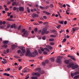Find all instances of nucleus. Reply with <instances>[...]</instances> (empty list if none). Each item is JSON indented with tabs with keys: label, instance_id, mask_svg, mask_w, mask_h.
<instances>
[{
	"label": "nucleus",
	"instance_id": "nucleus-1",
	"mask_svg": "<svg viewBox=\"0 0 79 79\" xmlns=\"http://www.w3.org/2000/svg\"><path fill=\"white\" fill-rule=\"evenodd\" d=\"M68 68H72L73 69H75L79 67V65L77 64H69L67 65Z\"/></svg>",
	"mask_w": 79,
	"mask_h": 79
},
{
	"label": "nucleus",
	"instance_id": "nucleus-2",
	"mask_svg": "<svg viewBox=\"0 0 79 79\" xmlns=\"http://www.w3.org/2000/svg\"><path fill=\"white\" fill-rule=\"evenodd\" d=\"M39 53L36 50H35V52H33L30 54V56L31 57H34L35 56H36V55H38Z\"/></svg>",
	"mask_w": 79,
	"mask_h": 79
},
{
	"label": "nucleus",
	"instance_id": "nucleus-3",
	"mask_svg": "<svg viewBox=\"0 0 79 79\" xmlns=\"http://www.w3.org/2000/svg\"><path fill=\"white\" fill-rule=\"evenodd\" d=\"M31 55V52H30V49H28L27 50V52L25 53V56H30Z\"/></svg>",
	"mask_w": 79,
	"mask_h": 79
},
{
	"label": "nucleus",
	"instance_id": "nucleus-4",
	"mask_svg": "<svg viewBox=\"0 0 79 79\" xmlns=\"http://www.w3.org/2000/svg\"><path fill=\"white\" fill-rule=\"evenodd\" d=\"M22 32H23V34L24 35H26V34L27 35H28V34L27 33V30H26V29L25 28H24L22 29Z\"/></svg>",
	"mask_w": 79,
	"mask_h": 79
},
{
	"label": "nucleus",
	"instance_id": "nucleus-5",
	"mask_svg": "<svg viewBox=\"0 0 79 79\" xmlns=\"http://www.w3.org/2000/svg\"><path fill=\"white\" fill-rule=\"evenodd\" d=\"M68 57L69 58H70L72 60H73L74 61H76V59L74 58V57L73 56L70 55H69L68 56Z\"/></svg>",
	"mask_w": 79,
	"mask_h": 79
},
{
	"label": "nucleus",
	"instance_id": "nucleus-6",
	"mask_svg": "<svg viewBox=\"0 0 79 79\" xmlns=\"http://www.w3.org/2000/svg\"><path fill=\"white\" fill-rule=\"evenodd\" d=\"M56 62L57 63H59L60 64L62 63V61L60 59V57L57 58Z\"/></svg>",
	"mask_w": 79,
	"mask_h": 79
},
{
	"label": "nucleus",
	"instance_id": "nucleus-7",
	"mask_svg": "<svg viewBox=\"0 0 79 79\" xmlns=\"http://www.w3.org/2000/svg\"><path fill=\"white\" fill-rule=\"evenodd\" d=\"M46 31H47V29H44L41 32L42 35H44V34H45L46 32Z\"/></svg>",
	"mask_w": 79,
	"mask_h": 79
},
{
	"label": "nucleus",
	"instance_id": "nucleus-8",
	"mask_svg": "<svg viewBox=\"0 0 79 79\" xmlns=\"http://www.w3.org/2000/svg\"><path fill=\"white\" fill-rule=\"evenodd\" d=\"M35 70L36 72H37V73H40V72L41 71V69H40V68H37L35 69Z\"/></svg>",
	"mask_w": 79,
	"mask_h": 79
},
{
	"label": "nucleus",
	"instance_id": "nucleus-9",
	"mask_svg": "<svg viewBox=\"0 0 79 79\" xmlns=\"http://www.w3.org/2000/svg\"><path fill=\"white\" fill-rule=\"evenodd\" d=\"M21 50L22 51V52L23 53H25L26 52V49H25V48L24 47H22L21 48Z\"/></svg>",
	"mask_w": 79,
	"mask_h": 79
},
{
	"label": "nucleus",
	"instance_id": "nucleus-10",
	"mask_svg": "<svg viewBox=\"0 0 79 79\" xmlns=\"http://www.w3.org/2000/svg\"><path fill=\"white\" fill-rule=\"evenodd\" d=\"M73 32H75L76 31H77V30H79V27H73Z\"/></svg>",
	"mask_w": 79,
	"mask_h": 79
},
{
	"label": "nucleus",
	"instance_id": "nucleus-11",
	"mask_svg": "<svg viewBox=\"0 0 79 79\" xmlns=\"http://www.w3.org/2000/svg\"><path fill=\"white\" fill-rule=\"evenodd\" d=\"M39 15L35 14H33L32 15V17L33 18H35V17H39Z\"/></svg>",
	"mask_w": 79,
	"mask_h": 79
},
{
	"label": "nucleus",
	"instance_id": "nucleus-12",
	"mask_svg": "<svg viewBox=\"0 0 79 79\" xmlns=\"http://www.w3.org/2000/svg\"><path fill=\"white\" fill-rule=\"evenodd\" d=\"M16 45H15V44H13L11 45V48H12V50H15V48H16Z\"/></svg>",
	"mask_w": 79,
	"mask_h": 79
},
{
	"label": "nucleus",
	"instance_id": "nucleus-13",
	"mask_svg": "<svg viewBox=\"0 0 79 79\" xmlns=\"http://www.w3.org/2000/svg\"><path fill=\"white\" fill-rule=\"evenodd\" d=\"M19 10L20 11H24V8L23 7H19Z\"/></svg>",
	"mask_w": 79,
	"mask_h": 79
},
{
	"label": "nucleus",
	"instance_id": "nucleus-14",
	"mask_svg": "<svg viewBox=\"0 0 79 79\" xmlns=\"http://www.w3.org/2000/svg\"><path fill=\"white\" fill-rule=\"evenodd\" d=\"M34 76H40V74H39L37 73H34Z\"/></svg>",
	"mask_w": 79,
	"mask_h": 79
},
{
	"label": "nucleus",
	"instance_id": "nucleus-15",
	"mask_svg": "<svg viewBox=\"0 0 79 79\" xmlns=\"http://www.w3.org/2000/svg\"><path fill=\"white\" fill-rule=\"evenodd\" d=\"M79 78V75H77L74 77V79H77Z\"/></svg>",
	"mask_w": 79,
	"mask_h": 79
},
{
	"label": "nucleus",
	"instance_id": "nucleus-16",
	"mask_svg": "<svg viewBox=\"0 0 79 79\" xmlns=\"http://www.w3.org/2000/svg\"><path fill=\"white\" fill-rule=\"evenodd\" d=\"M74 76L79 75V72H76L74 73Z\"/></svg>",
	"mask_w": 79,
	"mask_h": 79
},
{
	"label": "nucleus",
	"instance_id": "nucleus-17",
	"mask_svg": "<svg viewBox=\"0 0 79 79\" xmlns=\"http://www.w3.org/2000/svg\"><path fill=\"white\" fill-rule=\"evenodd\" d=\"M46 47H47L48 48V49H50V50H51V49H52V47L50 46L47 45Z\"/></svg>",
	"mask_w": 79,
	"mask_h": 79
},
{
	"label": "nucleus",
	"instance_id": "nucleus-18",
	"mask_svg": "<svg viewBox=\"0 0 79 79\" xmlns=\"http://www.w3.org/2000/svg\"><path fill=\"white\" fill-rule=\"evenodd\" d=\"M3 44H4V45H5L6 44H8V41L6 40L5 41L3 42Z\"/></svg>",
	"mask_w": 79,
	"mask_h": 79
},
{
	"label": "nucleus",
	"instance_id": "nucleus-19",
	"mask_svg": "<svg viewBox=\"0 0 79 79\" xmlns=\"http://www.w3.org/2000/svg\"><path fill=\"white\" fill-rule=\"evenodd\" d=\"M64 63H66V64H69V61L68 60H66L64 61Z\"/></svg>",
	"mask_w": 79,
	"mask_h": 79
},
{
	"label": "nucleus",
	"instance_id": "nucleus-20",
	"mask_svg": "<svg viewBox=\"0 0 79 79\" xmlns=\"http://www.w3.org/2000/svg\"><path fill=\"white\" fill-rule=\"evenodd\" d=\"M50 60L52 62H54V61H55V58L53 57L51 58Z\"/></svg>",
	"mask_w": 79,
	"mask_h": 79
},
{
	"label": "nucleus",
	"instance_id": "nucleus-21",
	"mask_svg": "<svg viewBox=\"0 0 79 79\" xmlns=\"http://www.w3.org/2000/svg\"><path fill=\"white\" fill-rule=\"evenodd\" d=\"M50 36L51 37H52V38H55V37H56V35H50Z\"/></svg>",
	"mask_w": 79,
	"mask_h": 79
},
{
	"label": "nucleus",
	"instance_id": "nucleus-22",
	"mask_svg": "<svg viewBox=\"0 0 79 79\" xmlns=\"http://www.w3.org/2000/svg\"><path fill=\"white\" fill-rule=\"evenodd\" d=\"M45 72L44 71V70H42L40 71V74H44V73Z\"/></svg>",
	"mask_w": 79,
	"mask_h": 79
},
{
	"label": "nucleus",
	"instance_id": "nucleus-23",
	"mask_svg": "<svg viewBox=\"0 0 79 79\" xmlns=\"http://www.w3.org/2000/svg\"><path fill=\"white\" fill-rule=\"evenodd\" d=\"M31 79H37V77H34L32 76L31 77Z\"/></svg>",
	"mask_w": 79,
	"mask_h": 79
},
{
	"label": "nucleus",
	"instance_id": "nucleus-24",
	"mask_svg": "<svg viewBox=\"0 0 79 79\" xmlns=\"http://www.w3.org/2000/svg\"><path fill=\"white\" fill-rule=\"evenodd\" d=\"M18 4L16 2H14L12 4V6H14V5H17Z\"/></svg>",
	"mask_w": 79,
	"mask_h": 79
},
{
	"label": "nucleus",
	"instance_id": "nucleus-25",
	"mask_svg": "<svg viewBox=\"0 0 79 79\" xmlns=\"http://www.w3.org/2000/svg\"><path fill=\"white\" fill-rule=\"evenodd\" d=\"M26 72H27V69L26 68L23 70L22 73H26Z\"/></svg>",
	"mask_w": 79,
	"mask_h": 79
},
{
	"label": "nucleus",
	"instance_id": "nucleus-26",
	"mask_svg": "<svg viewBox=\"0 0 79 79\" xmlns=\"http://www.w3.org/2000/svg\"><path fill=\"white\" fill-rule=\"evenodd\" d=\"M45 63H46V64H48L49 63V60H47L45 61Z\"/></svg>",
	"mask_w": 79,
	"mask_h": 79
},
{
	"label": "nucleus",
	"instance_id": "nucleus-27",
	"mask_svg": "<svg viewBox=\"0 0 79 79\" xmlns=\"http://www.w3.org/2000/svg\"><path fill=\"white\" fill-rule=\"evenodd\" d=\"M5 76H10V74L7 73H5L4 74Z\"/></svg>",
	"mask_w": 79,
	"mask_h": 79
},
{
	"label": "nucleus",
	"instance_id": "nucleus-28",
	"mask_svg": "<svg viewBox=\"0 0 79 79\" xmlns=\"http://www.w3.org/2000/svg\"><path fill=\"white\" fill-rule=\"evenodd\" d=\"M49 8V6H46V7H44V10H47Z\"/></svg>",
	"mask_w": 79,
	"mask_h": 79
},
{
	"label": "nucleus",
	"instance_id": "nucleus-29",
	"mask_svg": "<svg viewBox=\"0 0 79 79\" xmlns=\"http://www.w3.org/2000/svg\"><path fill=\"white\" fill-rule=\"evenodd\" d=\"M40 8L41 9H42V10H45V7H43L42 6H40Z\"/></svg>",
	"mask_w": 79,
	"mask_h": 79
},
{
	"label": "nucleus",
	"instance_id": "nucleus-30",
	"mask_svg": "<svg viewBox=\"0 0 79 79\" xmlns=\"http://www.w3.org/2000/svg\"><path fill=\"white\" fill-rule=\"evenodd\" d=\"M11 13H12V12H10V13L8 12L7 15H8V17H9V16H10V15H11Z\"/></svg>",
	"mask_w": 79,
	"mask_h": 79
},
{
	"label": "nucleus",
	"instance_id": "nucleus-31",
	"mask_svg": "<svg viewBox=\"0 0 79 79\" xmlns=\"http://www.w3.org/2000/svg\"><path fill=\"white\" fill-rule=\"evenodd\" d=\"M24 54L22 52L21 53V54L20 55V56H24Z\"/></svg>",
	"mask_w": 79,
	"mask_h": 79
},
{
	"label": "nucleus",
	"instance_id": "nucleus-32",
	"mask_svg": "<svg viewBox=\"0 0 79 79\" xmlns=\"http://www.w3.org/2000/svg\"><path fill=\"white\" fill-rule=\"evenodd\" d=\"M10 26H11V25H10V24H8L7 26L6 27L8 28H10Z\"/></svg>",
	"mask_w": 79,
	"mask_h": 79
},
{
	"label": "nucleus",
	"instance_id": "nucleus-33",
	"mask_svg": "<svg viewBox=\"0 0 79 79\" xmlns=\"http://www.w3.org/2000/svg\"><path fill=\"white\" fill-rule=\"evenodd\" d=\"M66 41V39L64 38L62 41V42L63 43H64Z\"/></svg>",
	"mask_w": 79,
	"mask_h": 79
},
{
	"label": "nucleus",
	"instance_id": "nucleus-34",
	"mask_svg": "<svg viewBox=\"0 0 79 79\" xmlns=\"http://www.w3.org/2000/svg\"><path fill=\"white\" fill-rule=\"evenodd\" d=\"M14 57L16 59H17L18 58H19V57L17 55L15 56Z\"/></svg>",
	"mask_w": 79,
	"mask_h": 79
},
{
	"label": "nucleus",
	"instance_id": "nucleus-35",
	"mask_svg": "<svg viewBox=\"0 0 79 79\" xmlns=\"http://www.w3.org/2000/svg\"><path fill=\"white\" fill-rule=\"evenodd\" d=\"M27 11L28 13H30V9L29 8V7L27 8Z\"/></svg>",
	"mask_w": 79,
	"mask_h": 79
},
{
	"label": "nucleus",
	"instance_id": "nucleus-36",
	"mask_svg": "<svg viewBox=\"0 0 79 79\" xmlns=\"http://www.w3.org/2000/svg\"><path fill=\"white\" fill-rule=\"evenodd\" d=\"M13 26L14 29H16L17 27H16V24H14L13 25Z\"/></svg>",
	"mask_w": 79,
	"mask_h": 79
},
{
	"label": "nucleus",
	"instance_id": "nucleus-37",
	"mask_svg": "<svg viewBox=\"0 0 79 79\" xmlns=\"http://www.w3.org/2000/svg\"><path fill=\"white\" fill-rule=\"evenodd\" d=\"M49 41H50V42H52V41H54V39L53 38L52 39H50L49 40Z\"/></svg>",
	"mask_w": 79,
	"mask_h": 79
},
{
	"label": "nucleus",
	"instance_id": "nucleus-38",
	"mask_svg": "<svg viewBox=\"0 0 79 79\" xmlns=\"http://www.w3.org/2000/svg\"><path fill=\"white\" fill-rule=\"evenodd\" d=\"M71 74V77H74V74H73V73H70Z\"/></svg>",
	"mask_w": 79,
	"mask_h": 79
},
{
	"label": "nucleus",
	"instance_id": "nucleus-39",
	"mask_svg": "<svg viewBox=\"0 0 79 79\" xmlns=\"http://www.w3.org/2000/svg\"><path fill=\"white\" fill-rule=\"evenodd\" d=\"M59 22L60 23V24H63V22H64V21H59Z\"/></svg>",
	"mask_w": 79,
	"mask_h": 79
},
{
	"label": "nucleus",
	"instance_id": "nucleus-40",
	"mask_svg": "<svg viewBox=\"0 0 79 79\" xmlns=\"http://www.w3.org/2000/svg\"><path fill=\"white\" fill-rule=\"evenodd\" d=\"M22 52H21V50H18L17 51V53L19 54V53H21Z\"/></svg>",
	"mask_w": 79,
	"mask_h": 79
},
{
	"label": "nucleus",
	"instance_id": "nucleus-41",
	"mask_svg": "<svg viewBox=\"0 0 79 79\" xmlns=\"http://www.w3.org/2000/svg\"><path fill=\"white\" fill-rule=\"evenodd\" d=\"M40 49L41 50V51H42V52H44V48H43L40 47Z\"/></svg>",
	"mask_w": 79,
	"mask_h": 79
},
{
	"label": "nucleus",
	"instance_id": "nucleus-42",
	"mask_svg": "<svg viewBox=\"0 0 79 79\" xmlns=\"http://www.w3.org/2000/svg\"><path fill=\"white\" fill-rule=\"evenodd\" d=\"M38 31V29H37V28H35V32H37Z\"/></svg>",
	"mask_w": 79,
	"mask_h": 79
},
{
	"label": "nucleus",
	"instance_id": "nucleus-43",
	"mask_svg": "<svg viewBox=\"0 0 79 79\" xmlns=\"http://www.w3.org/2000/svg\"><path fill=\"white\" fill-rule=\"evenodd\" d=\"M17 8H16V7H13V10H14V11H16L17 10Z\"/></svg>",
	"mask_w": 79,
	"mask_h": 79
},
{
	"label": "nucleus",
	"instance_id": "nucleus-44",
	"mask_svg": "<svg viewBox=\"0 0 79 79\" xmlns=\"http://www.w3.org/2000/svg\"><path fill=\"white\" fill-rule=\"evenodd\" d=\"M2 62L3 64H6V63H7V62H5V61H2Z\"/></svg>",
	"mask_w": 79,
	"mask_h": 79
},
{
	"label": "nucleus",
	"instance_id": "nucleus-45",
	"mask_svg": "<svg viewBox=\"0 0 79 79\" xmlns=\"http://www.w3.org/2000/svg\"><path fill=\"white\" fill-rule=\"evenodd\" d=\"M44 50H46L47 51H48V52H50V50L47 48H44Z\"/></svg>",
	"mask_w": 79,
	"mask_h": 79
},
{
	"label": "nucleus",
	"instance_id": "nucleus-46",
	"mask_svg": "<svg viewBox=\"0 0 79 79\" xmlns=\"http://www.w3.org/2000/svg\"><path fill=\"white\" fill-rule=\"evenodd\" d=\"M60 7V8H62L63 7V6L62 5V4H61L60 3H59V4Z\"/></svg>",
	"mask_w": 79,
	"mask_h": 79
},
{
	"label": "nucleus",
	"instance_id": "nucleus-47",
	"mask_svg": "<svg viewBox=\"0 0 79 79\" xmlns=\"http://www.w3.org/2000/svg\"><path fill=\"white\" fill-rule=\"evenodd\" d=\"M43 18L45 19H47V16H43Z\"/></svg>",
	"mask_w": 79,
	"mask_h": 79
},
{
	"label": "nucleus",
	"instance_id": "nucleus-48",
	"mask_svg": "<svg viewBox=\"0 0 79 79\" xmlns=\"http://www.w3.org/2000/svg\"><path fill=\"white\" fill-rule=\"evenodd\" d=\"M21 26L20 25L19 27L18 28V30H20L21 29Z\"/></svg>",
	"mask_w": 79,
	"mask_h": 79
},
{
	"label": "nucleus",
	"instance_id": "nucleus-49",
	"mask_svg": "<svg viewBox=\"0 0 79 79\" xmlns=\"http://www.w3.org/2000/svg\"><path fill=\"white\" fill-rule=\"evenodd\" d=\"M42 39L43 40H45L46 39V37L45 36H43L42 37Z\"/></svg>",
	"mask_w": 79,
	"mask_h": 79
},
{
	"label": "nucleus",
	"instance_id": "nucleus-50",
	"mask_svg": "<svg viewBox=\"0 0 79 79\" xmlns=\"http://www.w3.org/2000/svg\"><path fill=\"white\" fill-rule=\"evenodd\" d=\"M50 45H55V43H50Z\"/></svg>",
	"mask_w": 79,
	"mask_h": 79
},
{
	"label": "nucleus",
	"instance_id": "nucleus-51",
	"mask_svg": "<svg viewBox=\"0 0 79 79\" xmlns=\"http://www.w3.org/2000/svg\"><path fill=\"white\" fill-rule=\"evenodd\" d=\"M68 11H69V10H67L66 11V14H67V15H69V12H68Z\"/></svg>",
	"mask_w": 79,
	"mask_h": 79
},
{
	"label": "nucleus",
	"instance_id": "nucleus-52",
	"mask_svg": "<svg viewBox=\"0 0 79 79\" xmlns=\"http://www.w3.org/2000/svg\"><path fill=\"white\" fill-rule=\"evenodd\" d=\"M46 15H50V13L47 12H46Z\"/></svg>",
	"mask_w": 79,
	"mask_h": 79
},
{
	"label": "nucleus",
	"instance_id": "nucleus-53",
	"mask_svg": "<svg viewBox=\"0 0 79 79\" xmlns=\"http://www.w3.org/2000/svg\"><path fill=\"white\" fill-rule=\"evenodd\" d=\"M5 11H8V10H9V9L6 7L5 8Z\"/></svg>",
	"mask_w": 79,
	"mask_h": 79
},
{
	"label": "nucleus",
	"instance_id": "nucleus-54",
	"mask_svg": "<svg viewBox=\"0 0 79 79\" xmlns=\"http://www.w3.org/2000/svg\"><path fill=\"white\" fill-rule=\"evenodd\" d=\"M38 52H39V53H40V54H41V53H42V51H41V50H39Z\"/></svg>",
	"mask_w": 79,
	"mask_h": 79
},
{
	"label": "nucleus",
	"instance_id": "nucleus-55",
	"mask_svg": "<svg viewBox=\"0 0 79 79\" xmlns=\"http://www.w3.org/2000/svg\"><path fill=\"white\" fill-rule=\"evenodd\" d=\"M45 63H46L45 62H43L42 63V64H43V66H45Z\"/></svg>",
	"mask_w": 79,
	"mask_h": 79
},
{
	"label": "nucleus",
	"instance_id": "nucleus-56",
	"mask_svg": "<svg viewBox=\"0 0 79 79\" xmlns=\"http://www.w3.org/2000/svg\"><path fill=\"white\" fill-rule=\"evenodd\" d=\"M38 23H39V24H42V23H43V22H42L41 21H38Z\"/></svg>",
	"mask_w": 79,
	"mask_h": 79
},
{
	"label": "nucleus",
	"instance_id": "nucleus-57",
	"mask_svg": "<svg viewBox=\"0 0 79 79\" xmlns=\"http://www.w3.org/2000/svg\"><path fill=\"white\" fill-rule=\"evenodd\" d=\"M3 46H4V47H5V48H7V47H8L7 46V45H5V44H4Z\"/></svg>",
	"mask_w": 79,
	"mask_h": 79
},
{
	"label": "nucleus",
	"instance_id": "nucleus-58",
	"mask_svg": "<svg viewBox=\"0 0 79 79\" xmlns=\"http://www.w3.org/2000/svg\"><path fill=\"white\" fill-rule=\"evenodd\" d=\"M3 60V61H4L6 62H7L8 61H7V60H6V59H5L4 58H3L2 59Z\"/></svg>",
	"mask_w": 79,
	"mask_h": 79
},
{
	"label": "nucleus",
	"instance_id": "nucleus-59",
	"mask_svg": "<svg viewBox=\"0 0 79 79\" xmlns=\"http://www.w3.org/2000/svg\"><path fill=\"white\" fill-rule=\"evenodd\" d=\"M43 53L44 54V55H47V52L45 51H44L43 52Z\"/></svg>",
	"mask_w": 79,
	"mask_h": 79
},
{
	"label": "nucleus",
	"instance_id": "nucleus-60",
	"mask_svg": "<svg viewBox=\"0 0 79 79\" xmlns=\"http://www.w3.org/2000/svg\"><path fill=\"white\" fill-rule=\"evenodd\" d=\"M50 6L51 8H53V5L52 4H51L50 5Z\"/></svg>",
	"mask_w": 79,
	"mask_h": 79
},
{
	"label": "nucleus",
	"instance_id": "nucleus-61",
	"mask_svg": "<svg viewBox=\"0 0 79 79\" xmlns=\"http://www.w3.org/2000/svg\"><path fill=\"white\" fill-rule=\"evenodd\" d=\"M21 69H22V66H20L19 68V70H20Z\"/></svg>",
	"mask_w": 79,
	"mask_h": 79
},
{
	"label": "nucleus",
	"instance_id": "nucleus-62",
	"mask_svg": "<svg viewBox=\"0 0 79 79\" xmlns=\"http://www.w3.org/2000/svg\"><path fill=\"white\" fill-rule=\"evenodd\" d=\"M2 23L3 25H5V24H6V22H5V21H3L2 22Z\"/></svg>",
	"mask_w": 79,
	"mask_h": 79
},
{
	"label": "nucleus",
	"instance_id": "nucleus-63",
	"mask_svg": "<svg viewBox=\"0 0 79 79\" xmlns=\"http://www.w3.org/2000/svg\"><path fill=\"white\" fill-rule=\"evenodd\" d=\"M64 24H65V25L67 24V21H65L64 22Z\"/></svg>",
	"mask_w": 79,
	"mask_h": 79
},
{
	"label": "nucleus",
	"instance_id": "nucleus-64",
	"mask_svg": "<svg viewBox=\"0 0 79 79\" xmlns=\"http://www.w3.org/2000/svg\"><path fill=\"white\" fill-rule=\"evenodd\" d=\"M3 53L5 54H6V51H5V50H4L3 51Z\"/></svg>",
	"mask_w": 79,
	"mask_h": 79
}]
</instances>
